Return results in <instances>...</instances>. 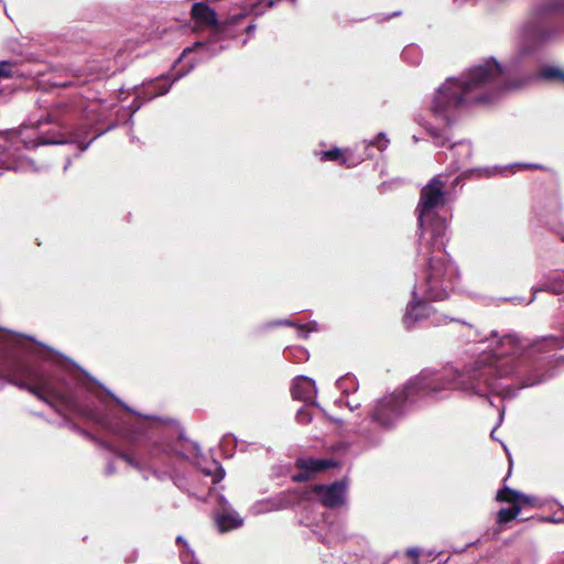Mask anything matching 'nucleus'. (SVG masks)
Listing matches in <instances>:
<instances>
[{"instance_id":"30","label":"nucleus","mask_w":564,"mask_h":564,"mask_svg":"<svg viewBox=\"0 0 564 564\" xmlns=\"http://www.w3.org/2000/svg\"><path fill=\"white\" fill-rule=\"evenodd\" d=\"M225 476V471L221 467L218 468V473L216 474L215 476V479L214 481H219L220 479H223Z\"/></svg>"},{"instance_id":"35","label":"nucleus","mask_w":564,"mask_h":564,"mask_svg":"<svg viewBox=\"0 0 564 564\" xmlns=\"http://www.w3.org/2000/svg\"><path fill=\"white\" fill-rule=\"evenodd\" d=\"M293 3L296 1V0H291Z\"/></svg>"},{"instance_id":"34","label":"nucleus","mask_w":564,"mask_h":564,"mask_svg":"<svg viewBox=\"0 0 564 564\" xmlns=\"http://www.w3.org/2000/svg\"><path fill=\"white\" fill-rule=\"evenodd\" d=\"M195 46H203V43L197 42V43L195 44Z\"/></svg>"},{"instance_id":"18","label":"nucleus","mask_w":564,"mask_h":564,"mask_svg":"<svg viewBox=\"0 0 564 564\" xmlns=\"http://www.w3.org/2000/svg\"><path fill=\"white\" fill-rule=\"evenodd\" d=\"M521 512V506H511V508H502L497 513V522L505 524L516 519Z\"/></svg>"},{"instance_id":"22","label":"nucleus","mask_w":564,"mask_h":564,"mask_svg":"<svg viewBox=\"0 0 564 564\" xmlns=\"http://www.w3.org/2000/svg\"><path fill=\"white\" fill-rule=\"evenodd\" d=\"M296 420L301 424H307L312 421V414L307 409L302 408L296 413Z\"/></svg>"},{"instance_id":"19","label":"nucleus","mask_w":564,"mask_h":564,"mask_svg":"<svg viewBox=\"0 0 564 564\" xmlns=\"http://www.w3.org/2000/svg\"><path fill=\"white\" fill-rule=\"evenodd\" d=\"M540 76L543 79L556 82V83L564 85V70H562L557 67H553V66L544 67L541 69Z\"/></svg>"},{"instance_id":"12","label":"nucleus","mask_w":564,"mask_h":564,"mask_svg":"<svg viewBox=\"0 0 564 564\" xmlns=\"http://www.w3.org/2000/svg\"><path fill=\"white\" fill-rule=\"evenodd\" d=\"M433 312V307L424 301L412 302L406 308L403 323L406 328H411L415 323L429 318Z\"/></svg>"},{"instance_id":"3","label":"nucleus","mask_w":564,"mask_h":564,"mask_svg":"<svg viewBox=\"0 0 564 564\" xmlns=\"http://www.w3.org/2000/svg\"><path fill=\"white\" fill-rule=\"evenodd\" d=\"M446 228L445 219L434 218L426 229L430 238L422 245V252L427 260L424 270L425 293L433 301L447 299L453 289V280L457 275L456 269L445 251Z\"/></svg>"},{"instance_id":"17","label":"nucleus","mask_w":564,"mask_h":564,"mask_svg":"<svg viewBox=\"0 0 564 564\" xmlns=\"http://www.w3.org/2000/svg\"><path fill=\"white\" fill-rule=\"evenodd\" d=\"M520 498V492L508 487L503 486L501 489L497 491L496 500L499 502L511 503V506H520L518 500Z\"/></svg>"},{"instance_id":"33","label":"nucleus","mask_w":564,"mask_h":564,"mask_svg":"<svg viewBox=\"0 0 564 564\" xmlns=\"http://www.w3.org/2000/svg\"><path fill=\"white\" fill-rule=\"evenodd\" d=\"M176 542H177V543H182V542H183V539H182L181 536H178V538L176 539Z\"/></svg>"},{"instance_id":"1","label":"nucleus","mask_w":564,"mask_h":564,"mask_svg":"<svg viewBox=\"0 0 564 564\" xmlns=\"http://www.w3.org/2000/svg\"><path fill=\"white\" fill-rule=\"evenodd\" d=\"M0 372L2 378L48 404L59 415L70 413L108 427L106 417L96 409L83 404L58 372L48 371L41 364L20 356L7 357Z\"/></svg>"},{"instance_id":"11","label":"nucleus","mask_w":564,"mask_h":564,"mask_svg":"<svg viewBox=\"0 0 564 564\" xmlns=\"http://www.w3.org/2000/svg\"><path fill=\"white\" fill-rule=\"evenodd\" d=\"M46 122L57 123V129L47 130L41 133L37 138L30 141L32 144L31 148H37L40 145H50V144H64L68 142L67 134L63 131L66 128L64 122H59L56 110H53L47 115Z\"/></svg>"},{"instance_id":"29","label":"nucleus","mask_w":564,"mask_h":564,"mask_svg":"<svg viewBox=\"0 0 564 564\" xmlns=\"http://www.w3.org/2000/svg\"><path fill=\"white\" fill-rule=\"evenodd\" d=\"M456 147H462V148H465L466 149V152L467 154L470 153V145L466 142H463V141H459V142H456L454 144L451 145V149H454Z\"/></svg>"},{"instance_id":"4","label":"nucleus","mask_w":564,"mask_h":564,"mask_svg":"<svg viewBox=\"0 0 564 564\" xmlns=\"http://www.w3.org/2000/svg\"><path fill=\"white\" fill-rule=\"evenodd\" d=\"M501 376L496 366L478 361L465 372L449 371L444 376L427 377V380L432 381V386L437 387L434 393L443 389H459L478 395H487L497 389V380Z\"/></svg>"},{"instance_id":"31","label":"nucleus","mask_w":564,"mask_h":564,"mask_svg":"<svg viewBox=\"0 0 564 564\" xmlns=\"http://www.w3.org/2000/svg\"><path fill=\"white\" fill-rule=\"evenodd\" d=\"M256 30V24H249L246 29H245V32L250 35L252 34V32Z\"/></svg>"},{"instance_id":"24","label":"nucleus","mask_w":564,"mask_h":564,"mask_svg":"<svg viewBox=\"0 0 564 564\" xmlns=\"http://www.w3.org/2000/svg\"><path fill=\"white\" fill-rule=\"evenodd\" d=\"M518 503L521 506V509L525 506H536L538 499L533 496H525L520 492V498L518 500Z\"/></svg>"},{"instance_id":"27","label":"nucleus","mask_w":564,"mask_h":564,"mask_svg":"<svg viewBox=\"0 0 564 564\" xmlns=\"http://www.w3.org/2000/svg\"><path fill=\"white\" fill-rule=\"evenodd\" d=\"M281 0H260V2L256 6L257 7H265V8H272L275 3L280 2Z\"/></svg>"},{"instance_id":"23","label":"nucleus","mask_w":564,"mask_h":564,"mask_svg":"<svg viewBox=\"0 0 564 564\" xmlns=\"http://www.w3.org/2000/svg\"><path fill=\"white\" fill-rule=\"evenodd\" d=\"M12 67H13L12 63L1 62L0 63V79L12 77Z\"/></svg>"},{"instance_id":"6","label":"nucleus","mask_w":564,"mask_h":564,"mask_svg":"<svg viewBox=\"0 0 564 564\" xmlns=\"http://www.w3.org/2000/svg\"><path fill=\"white\" fill-rule=\"evenodd\" d=\"M192 19L203 26L212 28L209 42H217L228 37L226 34L229 26L238 25L246 18L245 13L229 17L223 22L217 19V13L205 2H195L191 9Z\"/></svg>"},{"instance_id":"20","label":"nucleus","mask_w":564,"mask_h":564,"mask_svg":"<svg viewBox=\"0 0 564 564\" xmlns=\"http://www.w3.org/2000/svg\"><path fill=\"white\" fill-rule=\"evenodd\" d=\"M500 345L502 347H507L506 350H501L499 352H497L498 356H505V355H509V354H513L514 350L517 349V339L511 336V335H506L501 338L500 340Z\"/></svg>"},{"instance_id":"13","label":"nucleus","mask_w":564,"mask_h":564,"mask_svg":"<svg viewBox=\"0 0 564 564\" xmlns=\"http://www.w3.org/2000/svg\"><path fill=\"white\" fill-rule=\"evenodd\" d=\"M317 156L322 162L333 161L346 167L355 165V163L350 162L351 152L348 149L333 148L327 151H319Z\"/></svg>"},{"instance_id":"28","label":"nucleus","mask_w":564,"mask_h":564,"mask_svg":"<svg viewBox=\"0 0 564 564\" xmlns=\"http://www.w3.org/2000/svg\"><path fill=\"white\" fill-rule=\"evenodd\" d=\"M158 87H159V91L156 93V95H158V96H161V95H164V94H166V93L169 91V89H170V87H171V84H166V83L164 82V84H163L162 86H161V85H159Z\"/></svg>"},{"instance_id":"5","label":"nucleus","mask_w":564,"mask_h":564,"mask_svg":"<svg viewBox=\"0 0 564 564\" xmlns=\"http://www.w3.org/2000/svg\"><path fill=\"white\" fill-rule=\"evenodd\" d=\"M436 390L437 387L432 386L427 376L421 375L411 380L402 390L380 399L372 410L371 419L382 427H391L402 416L408 402H414L417 398Z\"/></svg>"},{"instance_id":"2","label":"nucleus","mask_w":564,"mask_h":564,"mask_svg":"<svg viewBox=\"0 0 564 564\" xmlns=\"http://www.w3.org/2000/svg\"><path fill=\"white\" fill-rule=\"evenodd\" d=\"M506 88L501 65L487 61L471 68L463 80L447 79L434 96L432 110L442 115L446 111L491 102Z\"/></svg>"},{"instance_id":"10","label":"nucleus","mask_w":564,"mask_h":564,"mask_svg":"<svg viewBox=\"0 0 564 564\" xmlns=\"http://www.w3.org/2000/svg\"><path fill=\"white\" fill-rule=\"evenodd\" d=\"M311 491L318 497L324 507L334 509L345 501L346 482L337 480L330 485H313Z\"/></svg>"},{"instance_id":"8","label":"nucleus","mask_w":564,"mask_h":564,"mask_svg":"<svg viewBox=\"0 0 564 564\" xmlns=\"http://www.w3.org/2000/svg\"><path fill=\"white\" fill-rule=\"evenodd\" d=\"M444 187L445 184L438 176H435L421 189L420 200L416 207L421 228L424 226V217L432 209L444 204Z\"/></svg>"},{"instance_id":"32","label":"nucleus","mask_w":564,"mask_h":564,"mask_svg":"<svg viewBox=\"0 0 564 564\" xmlns=\"http://www.w3.org/2000/svg\"><path fill=\"white\" fill-rule=\"evenodd\" d=\"M194 50V47H187L183 51V55H185L186 53H189Z\"/></svg>"},{"instance_id":"9","label":"nucleus","mask_w":564,"mask_h":564,"mask_svg":"<svg viewBox=\"0 0 564 564\" xmlns=\"http://www.w3.org/2000/svg\"><path fill=\"white\" fill-rule=\"evenodd\" d=\"M294 466L300 471L291 476L292 481L306 482L312 479L314 474L337 467L338 463L332 458L300 457L295 460Z\"/></svg>"},{"instance_id":"26","label":"nucleus","mask_w":564,"mask_h":564,"mask_svg":"<svg viewBox=\"0 0 564 564\" xmlns=\"http://www.w3.org/2000/svg\"><path fill=\"white\" fill-rule=\"evenodd\" d=\"M406 555L409 557H411L415 562V564H416L417 560H419V556H420V552L416 549H408L406 550Z\"/></svg>"},{"instance_id":"16","label":"nucleus","mask_w":564,"mask_h":564,"mask_svg":"<svg viewBox=\"0 0 564 564\" xmlns=\"http://www.w3.org/2000/svg\"><path fill=\"white\" fill-rule=\"evenodd\" d=\"M217 525L220 532H227L239 528L242 524V520L232 513H221L216 519Z\"/></svg>"},{"instance_id":"7","label":"nucleus","mask_w":564,"mask_h":564,"mask_svg":"<svg viewBox=\"0 0 564 564\" xmlns=\"http://www.w3.org/2000/svg\"><path fill=\"white\" fill-rule=\"evenodd\" d=\"M564 15V0H547L535 12V24L531 26L530 33L539 41L551 37L555 32L551 25L553 18Z\"/></svg>"},{"instance_id":"21","label":"nucleus","mask_w":564,"mask_h":564,"mask_svg":"<svg viewBox=\"0 0 564 564\" xmlns=\"http://www.w3.org/2000/svg\"><path fill=\"white\" fill-rule=\"evenodd\" d=\"M429 134L434 139V142L438 147H444L446 142L448 141V138H446L441 131H438L435 128H430Z\"/></svg>"},{"instance_id":"25","label":"nucleus","mask_w":564,"mask_h":564,"mask_svg":"<svg viewBox=\"0 0 564 564\" xmlns=\"http://www.w3.org/2000/svg\"><path fill=\"white\" fill-rule=\"evenodd\" d=\"M388 140L386 139L383 133H379L376 138V140L372 142L375 147L378 148V150L383 151L388 145Z\"/></svg>"},{"instance_id":"14","label":"nucleus","mask_w":564,"mask_h":564,"mask_svg":"<svg viewBox=\"0 0 564 564\" xmlns=\"http://www.w3.org/2000/svg\"><path fill=\"white\" fill-rule=\"evenodd\" d=\"M161 452L160 445H153L150 449L149 458H145L143 455L135 453V454H129L127 452L118 451L116 454L117 456L126 462L128 465H130L133 468H141V463L137 459L135 456L140 457L144 464H148L149 460L153 457H156L159 453Z\"/></svg>"},{"instance_id":"15","label":"nucleus","mask_w":564,"mask_h":564,"mask_svg":"<svg viewBox=\"0 0 564 564\" xmlns=\"http://www.w3.org/2000/svg\"><path fill=\"white\" fill-rule=\"evenodd\" d=\"M312 388L311 380L305 378L297 379L291 389L292 397L296 400L306 401L312 397Z\"/></svg>"}]
</instances>
